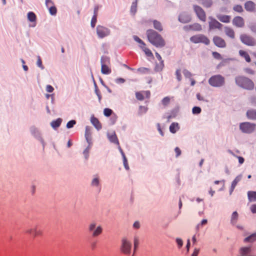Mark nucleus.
I'll list each match as a JSON object with an SVG mask.
<instances>
[{"label":"nucleus","mask_w":256,"mask_h":256,"mask_svg":"<svg viewBox=\"0 0 256 256\" xmlns=\"http://www.w3.org/2000/svg\"><path fill=\"white\" fill-rule=\"evenodd\" d=\"M146 35L149 42L156 47L162 48L165 46V41L162 36L153 30H148Z\"/></svg>","instance_id":"obj_1"},{"label":"nucleus","mask_w":256,"mask_h":256,"mask_svg":"<svg viewBox=\"0 0 256 256\" xmlns=\"http://www.w3.org/2000/svg\"><path fill=\"white\" fill-rule=\"evenodd\" d=\"M236 84L248 90H252L254 88V82L250 78L244 76H238L235 78Z\"/></svg>","instance_id":"obj_2"},{"label":"nucleus","mask_w":256,"mask_h":256,"mask_svg":"<svg viewBox=\"0 0 256 256\" xmlns=\"http://www.w3.org/2000/svg\"><path fill=\"white\" fill-rule=\"evenodd\" d=\"M208 83L212 86L220 87L224 85L225 78L220 74L214 75L210 78Z\"/></svg>","instance_id":"obj_3"},{"label":"nucleus","mask_w":256,"mask_h":256,"mask_svg":"<svg viewBox=\"0 0 256 256\" xmlns=\"http://www.w3.org/2000/svg\"><path fill=\"white\" fill-rule=\"evenodd\" d=\"M88 232L91 234L92 237H97L102 232V228L101 226H97L96 222H92L88 226Z\"/></svg>","instance_id":"obj_4"},{"label":"nucleus","mask_w":256,"mask_h":256,"mask_svg":"<svg viewBox=\"0 0 256 256\" xmlns=\"http://www.w3.org/2000/svg\"><path fill=\"white\" fill-rule=\"evenodd\" d=\"M101 72L104 74H108L111 72L110 68V59L106 56H102L100 59Z\"/></svg>","instance_id":"obj_5"},{"label":"nucleus","mask_w":256,"mask_h":256,"mask_svg":"<svg viewBox=\"0 0 256 256\" xmlns=\"http://www.w3.org/2000/svg\"><path fill=\"white\" fill-rule=\"evenodd\" d=\"M132 248L131 242L126 238H123L121 240L120 251L126 255L130 254Z\"/></svg>","instance_id":"obj_6"},{"label":"nucleus","mask_w":256,"mask_h":256,"mask_svg":"<svg viewBox=\"0 0 256 256\" xmlns=\"http://www.w3.org/2000/svg\"><path fill=\"white\" fill-rule=\"evenodd\" d=\"M190 40L193 43H203L206 45H208L210 44V40L204 35L202 34H196L190 38Z\"/></svg>","instance_id":"obj_7"},{"label":"nucleus","mask_w":256,"mask_h":256,"mask_svg":"<svg viewBox=\"0 0 256 256\" xmlns=\"http://www.w3.org/2000/svg\"><path fill=\"white\" fill-rule=\"evenodd\" d=\"M256 126V124L244 122L240 124V129L244 133L250 134L254 130Z\"/></svg>","instance_id":"obj_8"},{"label":"nucleus","mask_w":256,"mask_h":256,"mask_svg":"<svg viewBox=\"0 0 256 256\" xmlns=\"http://www.w3.org/2000/svg\"><path fill=\"white\" fill-rule=\"evenodd\" d=\"M26 232L32 236L34 238L41 236L43 235V230L38 225H36L34 227L28 228Z\"/></svg>","instance_id":"obj_9"},{"label":"nucleus","mask_w":256,"mask_h":256,"mask_svg":"<svg viewBox=\"0 0 256 256\" xmlns=\"http://www.w3.org/2000/svg\"><path fill=\"white\" fill-rule=\"evenodd\" d=\"M240 40L243 44L248 46H254L256 44L255 40L252 37L246 34H241Z\"/></svg>","instance_id":"obj_10"},{"label":"nucleus","mask_w":256,"mask_h":256,"mask_svg":"<svg viewBox=\"0 0 256 256\" xmlns=\"http://www.w3.org/2000/svg\"><path fill=\"white\" fill-rule=\"evenodd\" d=\"M193 8L198 19L202 22H206V14L204 10L202 8L198 5H194Z\"/></svg>","instance_id":"obj_11"},{"label":"nucleus","mask_w":256,"mask_h":256,"mask_svg":"<svg viewBox=\"0 0 256 256\" xmlns=\"http://www.w3.org/2000/svg\"><path fill=\"white\" fill-rule=\"evenodd\" d=\"M96 33L100 38H102L110 34V30L106 27L98 25L96 28Z\"/></svg>","instance_id":"obj_12"},{"label":"nucleus","mask_w":256,"mask_h":256,"mask_svg":"<svg viewBox=\"0 0 256 256\" xmlns=\"http://www.w3.org/2000/svg\"><path fill=\"white\" fill-rule=\"evenodd\" d=\"M208 18L210 20L208 22L209 28L210 30L214 29H222V24L212 16H210Z\"/></svg>","instance_id":"obj_13"},{"label":"nucleus","mask_w":256,"mask_h":256,"mask_svg":"<svg viewBox=\"0 0 256 256\" xmlns=\"http://www.w3.org/2000/svg\"><path fill=\"white\" fill-rule=\"evenodd\" d=\"M214 44L220 48H224L226 46L225 40L220 36H214L212 39Z\"/></svg>","instance_id":"obj_14"},{"label":"nucleus","mask_w":256,"mask_h":256,"mask_svg":"<svg viewBox=\"0 0 256 256\" xmlns=\"http://www.w3.org/2000/svg\"><path fill=\"white\" fill-rule=\"evenodd\" d=\"M232 24L238 28H242L244 26V21L242 17L237 16L233 18Z\"/></svg>","instance_id":"obj_15"},{"label":"nucleus","mask_w":256,"mask_h":256,"mask_svg":"<svg viewBox=\"0 0 256 256\" xmlns=\"http://www.w3.org/2000/svg\"><path fill=\"white\" fill-rule=\"evenodd\" d=\"M244 8L248 12H254L256 10V4L251 0L248 1L244 4Z\"/></svg>","instance_id":"obj_16"},{"label":"nucleus","mask_w":256,"mask_h":256,"mask_svg":"<svg viewBox=\"0 0 256 256\" xmlns=\"http://www.w3.org/2000/svg\"><path fill=\"white\" fill-rule=\"evenodd\" d=\"M186 30H192L194 31H200L202 30V26L198 23H194L192 24L184 26Z\"/></svg>","instance_id":"obj_17"},{"label":"nucleus","mask_w":256,"mask_h":256,"mask_svg":"<svg viewBox=\"0 0 256 256\" xmlns=\"http://www.w3.org/2000/svg\"><path fill=\"white\" fill-rule=\"evenodd\" d=\"M178 20L182 23H187L190 21L191 18L188 14L183 12L179 16Z\"/></svg>","instance_id":"obj_18"},{"label":"nucleus","mask_w":256,"mask_h":256,"mask_svg":"<svg viewBox=\"0 0 256 256\" xmlns=\"http://www.w3.org/2000/svg\"><path fill=\"white\" fill-rule=\"evenodd\" d=\"M98 6H95L94 8V14L92 18L90 25L91 26L94 28L96 26V24L97 22V16L98 14Z\"/></svg>","instance_id":"obj_19"},{"label":"nucleus","mask_w":256,"mask_h":256,"mask_svg":"<svg viewBox=\"0 0 256 256\" xmlns=\"http://www.w3.org/2000/svg\"><path fill=\"white\" fill-rule=\"evenodd\" d=\"M252 249L250 247H243L240 249V256H252L251 255Z\"/></svg>","instance_id":"obj_20"},{"label":"nucleus","mask_w":256,"mask_h":256,"mask_svg":"<svg viewBox=\"0 0 256 256\" xmlns=\"http://www.w3.org/2000/svg\"><path fill=\"white\" fill-rule=\"evenodd\" d=\"M224 32L226 34L229 38L234 39L235 38V32L234 30L228 26H225Z\"/></svg>","instance_id":"obj_21"},{"label":"nucleus","mask_w":256,"mask_h":256,"mask_svg":"<svg viewBox=\"0 0 256 256\" xmlns=\"http://www.w3.org/2000/svg\"><path fill=\"white\" fill-rule=\"evenodd\" d=\"M216 17L219 20L224 23L230 22L231 18V16L228 15L218 14Z\"/></svg>","instance_id":"obj_22"},{"label":"nucleus","mask_w":256,"mask_h":256,"mask_svg":"<svg viewBox=\"0 0 256 256\" xmlns=\"http://www.w3.org/2000/svg\"><path fill=\"white\" fill-rule=\"evenodd\" d=\"M242 178V176L239 175V176H237L235 178V179L233 180V182H232V186H231L230 190V194H231L232 193V192L234 191V190L235 187L236 186V184H238V183L241 180Z\"/></svg>","instance_id":"obj_23"},{"label":"nucleus","mask_w":256,"mask_h":256,"mask_svg":"<svg viewBox=\"0 0 256 256\" xmlns=\"http://www.w3.org/2000/svg\"><path fill=\"white\" fill-rule=\"evenodd\" d=\"M246 116L248 119L256 120V110H249L246 112Z\"/></svg>","instance_id":"obj_24"},{"label":"nucleus","mask_w":256,"mask_h":256,"mask_svg":"<svg viewBox=\"0 0 256 256\" xmlns=\"http://www.w3.org/2000/svg\"><path fill=\"white\" fill-rule=\"evenodd\" d=\"M155 54H156V56L158 59V60L160 61V64H159V66H157L156 68L158 70H162L164 67V60H162V56L158 52H156Z\"/></svg>","instance_id":"obj_25"},{"label":"nucleus","mask_w":256,"mask_h":256,"mask_svg":"<svg viewBox=\"0 0 256 256\" xmlns=\"http://www.w3.org/2000/svg\"><path fill=\"white\" fill-rule=\"evenodd\" d=\"M91 122L97 130H99L102 128V125L97 118H92Z\"/></svg>","instance_id":"obj_26"},{"label":"nucleus","mask_w":256,"mask_h":256,"mask_svg":"<svg viewBox=\"0 0 256 256\" xmlns=\"http://www.w3.org/2000/svg\"><path fill=\"white\" fill-rule=\"evenodd\" d=\"M90 184L92 186L97 188L100 186V178L97 175L94 176V177L92 180Z\"/></svg>","instance_id":"obj_27"},{"label":"nucleus","mask_w":256,"mask_h":256,"mask_svg":"<svg viewBox=\"0 0 256 256\" xmlns=\"http://www.w3.org/2000/svg\"><path fill=\"white\" fill-rule=\"evenodd\" d=\"M85 137H86L87 142L88 143V144H91L90 132V128L88 126H86V128Z\"/></svg>","instance_id":"obj_28"},{"label":"nucleus","mask_w":256,"mask_h":256,"mask_svg":"<svg viewBox=\"0 0 256 256\" xmlns=\"http://www.w3.org/2000/svg\"><path fill=\"white\" fill-rule=\"evenodd\" d=\"M239 54L241 56L244 58L247 62H250L251 61L250 56L246 52L240 50L239 51Z\"/></svg>","instance_id":"obj_29"},{"label":"nucleus","mask_w":256,"mask_h":256,"mask_svg":"<svg viewBox=\"0 0 256 256\" xmlns=\"http://www.w3.org/2000/svg\"><path fill=\"white\" fill-rule=\"evenodd\" d=\"M178 129L179 126L178 123L173 122L170 126V130L172 134L176 133Z\"/></svg>","instance_id":"obj_30"},{"label":"nucleus","mask_w":256,"mask_h":256,"mask_svg":"<svg viewBox=\"0 0 256 256\" xmlns=\"http://www.w3.org/2000/svg\"><path fill=\"white\" fill-rule=\"evenodd\" d=\"M248 196L250 201H256V192L249 191L248 192Z\"/></svg>","instance_id":"obj_31"},{"label":"nucleus","mask_w":256,"mask_h":256,"mask_svg":"<svg viewBox=\"0 0 256 256\" xmlns=\"http://www.w3.org/2000/svg\"><path fill=\"white\" fill-rule=\"evenodd\" d=\"M153 24L154 28L156 30L160 32H162V26L160 22L156 20H153Z\"/></svg>","instance_id":"obj_32"},{"label":"nucleus","mask_w":256,"mask_h":256,"mask_svg":"<svg viewBox=\"0 0 256 256\" xmlns=\"http://www.w3.org/2000/svg\"><path fill=\"white\" fill-rule=\"evenodd\" d=\"M62 122V120L60 118L52 122L50 125L54 128H56L60 126Z\"/></svg>","instance_id":"obj_33"},{"label":"nucleus","mask_w":256,"mask_h":256,"mask_svg":"<svg viewBox=\"0 0 256 256\" xmlns=\"http://www.w3.org/2000/svg\"><path fill=\"white\" fill-rule=\"evenodd\" d=\"M108 139L112 142L116 144L117 145H119V142L115 133L112 134V135H109Z\"/></svg>","instance_id":"obj_34"},{"label":"nucleus","mask_w":256,"mask_h":256,"mask_svg":"<svg viewBox=\"0 0 256 256\" xmlns=\"http://www.w3.org/2000/svg\"><path fill=\"white\" fill-rule=\"evenodd\" d=\"M256 240V232L252 234L249 236L245 238L244 241L245 242H252Z\"/></svg>","instance_id":"obj_35"},{"label":"nucleus","mask_w":256,"mask_h":256,"mask_svg":"<svg viewBox=\"0 0 256 256\" xmlns=\"http://www.w3.org/2000/svg\"><path fill=\"white\" fill-rule=\"evenodd\" d=\"M138 244H139L138 238V236H134V254H133L132 256H134V254L136 252V251L138 246Z\"/></svg>","instance_id":"obj_36"},{"label":"nucleus","mask_w":256,"mask_h":256,"mask_svg":"<svg viewBox=\"0 0 256 256\" xmlns=\"http://www.w3.org/2000/svg\"><path fill=\"white\" fill-rule=\"evenodd\" d=\"M238 219V214L236 212H234L231 217V222L232 224H235Z\"/></svg>","instance_id":"obj_37"},{"label":"nucleus","mask_w":256,"mask_h":256,"mask_svg":"<svg viewBox=\"0 0 256 256\" xmlns=\"http://www.w3.org/2000/svg\"><path fill=\"white\" fill-rule=\"evenodd\" d=\"M140 47L147 56H153V54L150 49L143 46H140Z\"/></svg>","instance_id":"obj_38"},{"label":"nucleus","mask_w":256,"mask_h":256,"mask_svg":"<svg viewBox=\"0 0 256 256\" xmlns=\"http://www.w3.org/2000/svg\"><path fill=\"white\" fill-rule=\"evenodd\" d=\"M28 18L30 22H33L36 20V16L33 12H29L28 14Z\"/></svg>","instance_id":"obj_39"},{"label":"nucleus","mask_w":256,"mask_h":256,"mask_svg":"<svg viewBox=\"0 0 256 256\" xmlns=\"http://www.w3.org/2000/svg\"><path fill=\"white\" fill-rule=\"evenodd\" d=\"M233 10L234 11L240 13L244 11L242 6L240 4L235 5L233 7Z\"/></svg>","instance_id":"obj_40"},{"label":"nucleus","mask_w":256,"mask_h":256,"mask_svg":"<svg viewBox=\"0 0 256 256\" xmlns=\"http://www.w3.org/2000/svg\"><path fill=\"white\" fill-rule=\"evenodd\" d=\"M122 155L123 156V162H124V166L126 170H129V166H128L127 159H126L124 154V152H122Z\"/></svg>","instance_id":"obj_41"},{"label":"nucleus","mask_w":256,"mask_h":256,"mask_svg":"<svg viewBox=\"0 0 256 256\" xmlns=\"http://www.w3.org/2000/svg\"><path fill=\"white\" fill-rule=\"evenodd\" d=\"M90 148H91L90 144H88V146L84 151L83 153L85 156L86 159H88V154H89V152L90 149Z\"/></svg>","instance_id":"obj_42"},{"label":"nucleus","mask_w":256,"mask_h":256,"mask_svg":"<svg viewBox=\"0 0 256 256\" xmlns=\"http://www.w3.org/2000/svg\"><path fill=\"white\" fill-rule=\"evenodd\" d=\"M48 9L49 10L50 13L52 15H56V14L57 12V10H56V7L54 6H50V8Z\"/></svg>","instance_id":"obj_43"},{"label":"nucleus","mask_w":256,"mask_h":256,"mask_svg":"<svg viewBox=\"0 0 256 256\" xmlns=\"http://www.w3.org/2000/svg\"><path fill=\"white\" fill-rule=\"evenodd\" d=\"M137 8V2L136 1L135 2H133L131 6L130 11L134 14L136 12Z\"/></svg>","instance_id":"obj_44"},{"label":"nucleus","mask_w":256,"mask_h":256,"mask_svg":"<svg viewBox=\"0 0 256 256\" xmlns=\"http://www.w3.org/2000/svg\"><path fill=\"white\" fill-rule=\"evenodd\" d=\"M112 110L111 109L106 108L104 109V113L105 116H110L112 114Z\"/></svg>","instance_id":"obj_45"},{"label":"nucleus","mask_w":256,"mask_h":256,"mask_svg":"<svg viewBox=\"0 0 256 256\" xmlns=\"http://www.w3.org/2000/svg\"><path fill=\"white\" fill-rule=\"evenodd\" d=\"M76 124V121L75 120H71L67 123L66 128H72Z\"/></svg>","instance_id":"obj_46"},{"label":"nucleus","mask_w":256,"mask_h":256,"mask_svg":"<svg viewBox=\"0 0 256 256\" xmlns=\"http://www.w3.org/2000/svg\"><path fill=\"white\" fill-rule=\"evenodd\" d=\"M201 108L198 106H194L192 109L193 114H199L201 112Z\"/></svg>","instance_id":"obj_47"},{"label":"nucleus","mask_w":256,"mask_h":256,"mask_svg":"<svg viewBox=\"0 0 256 256\" xmlns=\"http://www.w3.org/2000/svg\"><path fill=\"white\" fill-rule=\"evenodd\" d=\"M170 102V98L168 96L164 98L162 100V104L164 106H166L169 104Z\"/></svg>","instance_id":"obj_48"},{"label":"nucleus","mask_w":256,"mask_h":256,"mask_svg":"<svg viewBox=\"0 0 256 256\" xmlns=\"http://www.w3.org/2000/svg\"><path fill=\"white\" fill-rule=\"evenodd\" d=\"M136 98L140 100H142L144 99L143 94L140 92H136Z\"/></svg>","instance_id":"obj_49"},{"label":"nucleus","mask_w":256,"mask_h":256,"mask_svg":"<svg viewBox=\"0 0 256 256\" xmlns=\"http://www.w3.org/2000/svg\"><path fill=\"white\" fill-rule=\"evenodd\" d=\"M140 112L139 113L140 114H142L144 113H146L148 110V108L144 106H140L139 108Z\"/></svg>","instance_id":"obj_50"},{"label":"nucleus","mask_w":256,"mask_h":256,"mask_svg":"<svg viewBox=\"0 0 256 256\" xmlns=\"http://www.w3.org/2000/svg\"><path fill=\"white\" fill-rule=\"evenodd\" d=\"M207 222H208L207 220H206V219L202 220L200 224H198L197 225V226L196 227V230H198L200 226H202L205 225V224H207Z\"/></svg>","instance_id":"obj_51"},{"label":"nucleus","mask_w":256,"mask_h":256,"mask_svg":"<svg viewBox=\"0 0 256 256\" xmlns=\"http://www.w3.org/2000/svg\"><path fill=\"white\" fill-rule=\"evenodd\" d=\"M212 54L214 58L218 59V60H221L222 59L221 55L218 52H214L212 53Z\"/></svg>","instance_id":"obj_52"},{"label":"nucleus","mask_w":256,"mask_h":256,"mask_svg":"<svg viewBox=\"0 0 256 256\" xmlns=\"http://www.w3.org/2000/svg\"><path fill=\"white\" fill-rule=\"evenodd\" d=\"M176 78L178 81H180L182 80V76L180 74V70H177L176 72Z\"/></svg>","instance_id":"obj_53"},{"label":"nucleus","mask_w":256,"mask_h":256,"mask_svg":"<svg viewBox=\"0 0 256 256\" xmlns=\"http://www.w3.org/2000/svg\"><path fill=\"white\" fill-rule=\"evenodd\" d=\"M46 5L48 8H50V6H54L53 2L51 0H46Z\"/></svg>","instance_id":"obj_54"},{"label":"nucleus","mask_w":256,"mask_h":256,"mask_svg":"<svg viewBox=\"0 0 256 256\" xmlns=\"http://www.w3.org/2000/svg\"><path fill=\"white\" fill-rule=\"evenodd\" d=\"M134 40L138 42L139 44H141V46H146V44L142 41V40H140L138 37L137 36H134Z\"/></svg>","instance_id":"obj_55"},{"label":"nucleus","mask_w":256,"mask_h":256,"mask_svg":"<svg viewBox=\"0 0 256 256\" xmlns=\"http://www.w3.org/2000/svg\"><path fill=\"white\" fill-rule=\"evenodd\" d=\"M183 74L186 78H190L192 76V74L188 70H184Z\"/></svg>","instance_id":"obj_56"},{"label":"nucleus","mask_w":256,"mask_h":256,"mask_svg":"<svg viewBox=\"0 0 256 256\" xmlns=\"http://www.w3.org/2000/svg\"><path fill=\"white\" fill-rule=\"evenodd\" d=\"M176 243L178 246L179 248H180L183 245V242L181 238H177L176 239Z\"/></svg>","instance_id":"obj_57"},{"label":"nucleus","mask_w":256,"mask_h":256,"mask_svg":"<svg viewBox=\"0 0 256 256\" xmlns=\"http://www.w3.org/2000/svg\"><path fill=\"white\" fill-rule=\"evenodd\" d=\"M54 88L50 85H47L46 86V90L48 92H52L54 91Z\"/></svg>","instance_id":"obj_58"},{"label":"nucleus","mask_w":256,"mask_h":256,"mask_svg":"<svg viewBox=\"0 0 256 256\" xmlns=\"http://www.w3.org/2000/svg\"><path fill=\"white\" fill-rule=\"evenodd\" d=\"M174 151L176 153V157H178V156H180V155L181 150L178 147H176L175 148Z\"/></svg>","instance_id":"obj_59"},{"label":"nucleus","mask_w":256,"mask_h":256,"mask_svg":"<svg viewBox=\"0 0 256 256\" xmlns=\"http://www.w3.org/2000/svg\"><path fill=\"white\" fill-rule=\"evenodd\" d=\"M200 252V249L198 248H194V251L192 254V256H198Z\"/></svg>","instance_id":"obj_60"},{"label":"nucleus","mask_w":256,"mask_h":256,"mask_svg":"<svg viewBox=\"0 0 256 256\" xmlns=\"http://www.w3.org/2000/svg\"><path fill=\"white\" fill-rule=\"evenodd\" d=\"M37 65L40 68H43L42 64V62L40 56H38V60L37 61Z\"/></svg>","instance_id":"obj_61"},{"label":"nucleus","mask_w":256,"mask_h":256,"mask_svg":"<svg viewBox=\"0 0 256 256\" xmlns=\"http://www.w3.org/2000/svg\"><path fill=\"white\" fill-rule=\"evenodd\" d=\"M250 210L252 213H256V204L252 206Z\"/></svg>","instance_id":"obj_62"},{"label":"nucleus","mask_w":256,"mask_h":256,"mask_svg":"<svg viewBox=\"0 0 256 256\" xmlns=\"http://www.w3.org/2000/svg\"><path fill=\"white\" fill-rule=\"evenodd\" d=\"M133 226H134V228H138L140 227V224L139 222H134L133 224Z\"/></svg>","instance_id":"obj_63"},{"label":"nucleus","mask_w":256,"mask_h":256,"mask_svg":"<svg viewBox=\"0 0 256 256\" xmlns=\"http://www.w3.org/2000/svg\"><path fill=\"white\" fill-rule=\"evenodd\" d=\"M196 98L199 100H204V98L200 94H196Z\"/></svg>","instance_id":"obj_64"}]
</instances>
